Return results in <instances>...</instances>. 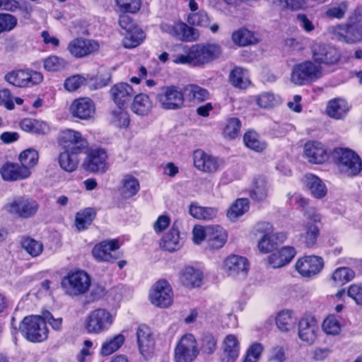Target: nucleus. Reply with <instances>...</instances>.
<instances>
[{
	"instance_id": "1",
	"label": "nucleus",
	"mask_w": 362,
	"mask_h": 362,
	"mask_svg": "<svg viewBox=\"0 0 362 362\" xmlns=\"http://www.w3.org/2000/svg\"><path fill=\"white\" fill-rule=\"evenodd\" d=\"M221 53V47L216 43L197 44L186 49L184 54H177L173 62L200 66L216 60Z\"/></svg>"
},
{
	"instance_id": "2",
	"label": "nucleus",
	"mask_w": 362,
	"mask_h": 362,
	"mask_svg": "<svg viewBox=\"0 0 362 362\" xmlns=\"http://www.w3.org/2000/svg\"><path fill=\"white\" fill-rule=\"evenodd\" d=\"M64 293L71 297H77L86 293L91 285L90 276L83 270L69 271L61 282Z\"/></svg>"
},
{
	"instance_id": "3",
	"label": "nucleus",
	"mask_w": 362,
	"mask_h": 362,
	"mask_svg": "<svg viewBox=\"0 0 362 362\" xmlns=\"http://www.w3.org/2000/svg\"><path fill=\"white\" fill-rule=\"evenodd\" d=\"M156 102L165 110H181L185 107L183 90L177 86H163L156 95Z\"/></svg>"
},
{
	"instance_id": "4",
	"label": "nucleus",
	"mask_w": 362,
	"mask_h": 362,
	"mask_svg": "<svg viewBox=\"0 0 362 362\" xmlns=\"http://www.w3.org/2000/svg\"><path fill=\"white\" fill-rule=\"evenodd\" d=\"M333 158L340 171L348 176L356 175L362 169L360 157L351 149L335 148L333 152Z\"/></svg>"
},
{
	"instance_id": "5",
	"label": "nucleus",
	"mask_w": 362,
	"mask_h": 362,
	"mask_svg": "<svg viewBox=\"0 0 362 362\" xmlns=\"http://www.w3.org/2000/svg\"><path fill=\"white\" fill-rule=\"evenodd\" d=\"M19 329L22 334L30 341L40 342L47 338L48 329L45 322L40 315L24 317Z\"/></svg>"
},
{
	"instance_id": "6",
	"label": "nucleus",
	"mask_w": 362,
	"mask_h": 362,
	"mask_svg": "<svg viewBox=\"0 0 362 362\" xmlns=\"http://www.w3.org/2000/svg\"><path fill=\"white\" fill-rule=\"evenodd\" d=\"M114 316L106 309L92 310L85 320V329L89 334H99L106 332L113 324Z\"/></svg>"
},
{
	"instance_id": "7",
	"label": "nucleus",
	"mask_w": 362,
	"mask_h": 362,
	"mask_svg": "<svg viewBox=\"0 0 362 362\" xmlns=\"http://www.w3.org/2000/svg\"><path fill=\"white\" fill-rule=\"evenodd\" d=\"M322 76V67L311 61L295 65L292 69L291 81L299 86L314 81Z\"/></svg>"
},
{
	"instance_id": "8",
	"label": "nucleus",
	"mask_w": 362,
	"mask_h": 362,
	"mask_svg": "<svg viewBox=\"0 0 362 362\" xmlns=\"http://www.w3.org/2000/svg\"><path fill=\"white\" fill-rule=\"evenodd\" d=\"M38 208L37 202L26 196L15 197L4 206L8 214L21 218L33 217L36 214Z\"/></svg>"
},
{
	"instance_id": "9",
	"label": "nucleus",
	"mask_w": 362,
	"mask_h": 362,
	"mask_svg": "<svg viewBox=\"0 0 362 362\" xmlns=\"http://www.w3.org/2000/svg\"><path fill=\"white\" fill-rule=\"evenodd\" d=\"M4 80L18 88H28L40 83L43 75L30 69H17L9 71L4 76Z\"/></svg>"
},
{
	"instance_id": "10",
	"label": "nucleus",
	"mask_w": 362,
	"mask_h": 362,
	"mask_svg": "<svg viewBox=\"0 0 362 362\" xmlns=\"http://www.w3.org/2000/svg\"><path fill=\"white\" fill-rule=\"evenodd\" d=\"M148 298L153 305L162 308H168L173 302V293L171 286L165 279L157 281L152 286Z\"/></svg>"
},
{
	"instance_id": "11",
	"label": "nucleus",
	"mask_w": 362,
	"mask_h": 362,
	"mask_svg": "<svg viewBox=\"0 0 362 362\" xmlns=\"http://www.w3.org/2000/svg\"><path fill=\"white\" fill-rule=\"evenodd\" d=\"M199 349L195 337L192 334L181 337L175 349L177 362H192L199 355Z\"/></svg>"
},
{
	"instance_id": "12",
	"label": "nucleus",
	"mask_w": 362,
	"mask_h": 362,
	"mask_svg": "<svg viewBox=\"0 0 362 362\" xmlns=\"http://www.w3.org/2000/svg\"><path fill=\"white\" fill-rule=\"evenodd\" d=\"M310 49L313 59L319 64H334L340 59L338 50L329 45L321 42H314Z\"/></svg>"
},
{
	"instance_id": "13",
	"label": "nucleus",
	"mask_w": 362,
	"mask_h": 362,
	"mask_svg": "<svg viewBox=\"0 0 362 362\" xmlns=\"http://www.w3.org/2000/svg\"><path fill=\"white\" fill-rule=\"evenodd\" d=\"M257 230L263 233L258 242V249L262 253L272 252L277 247L278 241H283L286 238L284 233H274L272 226L269 223H259Z\"/></svg>"
},
{
	"instance_id": "14",
	"label": "nucleus",
	"mask_w": 362,
	"mask_h": 362,
	"mask_svg": "<svg viewBox=\"0 0 362 362\" xmlns=\"http://www.w3.org/2000/svg\"><path fill=\"white\" fill-rule=\"evenodd\" d=\"M324 267L322 257L310 255L299 258L296 264V272L303 277H312L320 272Z\"/></svg>"
},
{
	"instance_id": "15",
	"label": "nucleus",
	"mask_w": 362,
	"mask_h": 362,
	"mask_svg": "<svg viewBox=\"0 0 362 362\" xmlns=\"http://www.w3.org/2000/svg\"><path fill=\"white\" fill-rule=\"evenodd\" d=\"M137 344L141 354L146 359L154 355L155 339L151 329L146 325H140L136 331Z\"/></svg>"
},
{
	"instance_id": "16",
	"label": "nucleus",
	"mask_w": 362,
	"mask_h": 362,
	"mask_svg": "<svg viewBox=\"0 0 362 362\" xmlns=\"http://www.w3.org/2000/svg\"><path fill=\"white\" fill-rule=\"evenodd\" d=\"M59 143L66 149L76 153H81L88 147V142L78 132L66 129L60 133Z\"/></svg>"
},
{
	"instance_id": "17",
	"label": "nucleus",
	"mask_w": 362,
	"mask_h": 362,
	"mask_svg": "<svg viewBox=\"0 0 362 362\" xmlns=\"http://www.w3.org/2000/svg\"><path fill=\"white\" fill-rule=\"evenodd\" d=\"M162 30L173 37L187 42H193L199 39V32L197 29L188 26L184 23H175L173 25L163 24Z\"/></svg>"
},
{
	"instance_id": "18",
	"label": "nucleus",
	"mask_w": 362,
	"mask_h": 362,
	"mask_svg": "<svg viewBox=\"0 0 362 362\" xmlns=\"http://www.w3.org/2000/svg\"><path fill=\"white\" fill-rule=\"evenodd\" d=\"M303 156L308 163L320 165L325 163L329 158V154L325 146L319 141H310L303 147Z\"/></svg>"
},
{
	"instance_id": "19",
	"label": "nucleus",
	"mask_w": 362,
	"mask_h": 362,
	"mask_svg": "<svg viewBox=\"0 0 362 362\" xmlns=\"http://www.w3.org/2000/svg\"><path fill=\"white\" fill-rule=\"evenodd\" d=\"M119 244L116 240L103 241L93 247L92 253L98 261L114 262L119 258V254L117 252Z\"/></svg>"
},
{
	"instance_id": "20",
	"label": "nucleus",
	"mask_w": 362,
	"mask_h": 362,
	"mask_svg": "<svg viewBox=\"0 0 362 362\" xmlns=\"http://www.w3.org/2000/svg\"><path fill=\"white\" fill-rule=\"evenodd\" d=\"M193 160L194 167L206 173H216L221 165V162L217 158L200 149L194 152Z\"/></svg>"
},
{
	"instance_id": "21",
	"label": "nucleus",
	"mask_w": 362,
	"mask_h": 362,
	"mask_svg": "<svg viewBox=\"0 0 362 362\" xmlns=\"http://www.w3.org/2000/svg\"><path fill=\"white\" fill-rule=\"evenodd\" d=\"M99 49V44L93 40L76 38L71 40L67 49L71 55L81 58L96 52Z\"/></svg>"
},
{
	"instance_id": "22",
	"label": "nucleus",
	"mask_w": 362,
	"mask_h": 362,
	"mask_svg": "<svg viewBox=\"0 0 362 362\" xmlns=\"http://www.w3.org/2000/svg\"><path fill=\"white\" fill-rule=\"evenodd\" d=\"M223 269L228 276H245L249 269V263L246 258L233 255L225 259Z\"/></svg>"
},
{
	"instance_id": "23",
	"label": "nucleus",
	"mask_w": 362,
	"mask_h": 362,
	"mask_svg": "<svg viewBox=\"0 0 362 362\" xmlns=\"http://www.w3.org/2000/svg\"><path fill=\"white\" fill-rule=\"evenodd\" d=\"M112 99L118 107H125L134 96L135 92L129 84L119 83L114 85L110 90Z\"/></svg>"
},
{
	"instance_id": "24",
	"label": "nucleus",
	"mask_w": 362,
	"mask_h": 362,
	"mask_svg": "<svg viewBox=\"0 0 362 362\" xmlns=\"http://www.w3.org/2000/svg\"><path fill=\"white\" fill-rule=\"evenodd\" d=\"M318 330L317 323L313 317H303L298 322V337L308 344L314 343Z\"/></svg>"
},
{
	"instance_id": "25",
	"label": "nucleus",
	"mask_w": 362,
	"mask_h": 362,
	"mask_svg": "<svg viewBox=\"0 0 362 362\" xmlns=\"http://www.w3.org/2000/svg\"><path fill=\"white\" fill-rule=\"evenodd\" d=\"M107 158L105 151L103 149L93 150L88 154L84 165L86 168L90 172L104 173L108 168Z\"/></svg>"
},
{
	"instance_id": "26",
	"label": "nucleus",
	"mask_w": 362,
	"mask_h": 362,
	"mask_svg": "<svg viewBox=\"0 0 362 362\" xmlns=\"http://www.w3.org/2000/svg\"><path fill=\"white\" fill-rule=\"evenodd\" d=\"M69 110L74 117L88 119L95 113V105L90 98H81L75 100L70 105Z\"/></svg>"
},
{
	"instance_id": "27",
	"label": "nucleus",
	"mask_w": 362,
	"mask_h": 362,
	"mask_svg": "<svg viewBox=\"0 0 362 362\" xmlns=\"http://www.w3.org/2000/svg\"><path fill=\"white\" fill-rule=\"evenodd\" d=\"M222 362H235L240 353V342L234 334H228L222 344Z\"/></svg>"
},
{
	"instance_id": "28",
	"label": "nucleus",
	"mask_w": 362,
	"mask_h": 362,
	"mask_svg": "<svg viewBox=\"0 0 362 362\" xmlns=\"http://www.w3.org/2000/svg\"><path fill=\"white\" fill-rule=\"evenodd\" d=\"M228 239L226 231L220 226L207 227V245L210 250H218L223 247Z\"/></svg>"
},
{
	"instance_id": "29",
	"label": "nucleus",
	"mask_w": 362,
	"mask_h": 362,
	"mask_svg": "<svg viewBox=\"0 0 362 362\" xmlns=\"http://www.w3.org/2000/svg\"><path fill=\"white\" fill-rule=\"evenodd\" d=\"M295 255L294 247H284L268 257V264L274 269L280 268L288 264Z\"/></svg>"
},
{
	"instance_id": "30",
	"label": "nucleus",
	"mask_w": 362,
	"mask_h": 362,
	"mask_svg": "<svg viewBox=\"0 0 362 362\" xmlns=\"http://www.w3.org/2000/svg\"><path fill=\"white\" fill-rule=\"evenodd\" d=\"M182 245L183 240L175 225L172 226L170 231L163 236L160 242V247L170 252L180 250Z\"/></svg>"
},
{
	"instance_id": "31",
	"label": "nucleus",
	"mask_w": 362,
	"mask_h": 362,
	"mask_svg": "<svg viewBox=\"0 0 362 362\" xmlns=\"http://www.w3.org/2000/svg\"><path fill=\"white\" fill-rule=\"evenodd\" d=\"M0 172L3 179L8 181L25 179L30 175V170L14 163H6Z\"/></svg>"
},
{
	"instance_id": "32",
	"label": "nucleus",
	"mask_w": 362,
	"mask_h": 362,
	"mask_svg": "<svg viewBox=\"0 0 362 362\" xmlns=\"http://www.w3.org/2000/svg\"><path fill=\"white\" fill-rule=\"evenodd\" d=\"M349 110L350 107L345 100L334 98L328 103L326 112L332 118L341 119L346 117Z\"/></svg>"
},
{
	"instance_id": "33",
	"label": "nucleus",
	"mask_w": 362,
	"mask_h": 362,
	"mask_svg": "<svg viewBox=\"0 0 362 362\" xmlns=\"http://www.w3.org/2000/svg\"><path fill=\"white\" fill-rule=\"evenodd\" d=\"M185 99L193 103H201L209 98L208 90L197 84H188L184 87Z\"/></svg>"
},
{
	"instance_id": "34",
	"label": "nucleus",
	"mask_w": 362,
	"mask_h": 362,
	"mask_svg": "<svg viewBox=\"0 0 362 362\" xmlns=\"http://www.w3.org/2000/svg\"><path fill=\"white\" fill-rule=\"evenodd\" d=\"M304 182L314 197L320 199L326 195L327 188L322 181L316 175L313 174L305 175Z\"/></svg>"
},
{
	"instance_id": "35",
	"label": "nucleus",
	"mask_w": 362,
	"mask_h": 362,
	"mask_svg": "<svg viewBox=\"0 0 362 362\" xmlns=\"http://www.w3.org/2000/svg\"><path fill=\"white\" fill-rule=\"evenodd\" d=\"M268 194V185L266 178L262 175L255 177L252 183L250 197L257 201L264 200Z\"/></svg>"
},
{
	"instance_id": "36",
	"label": "nucleus",
	"mask_w": 362,
	"mask_h": 362,
	"mask_svg": "<svg viewBox=\"0 0 362 362\" xmlns=\"http://www.w3.org/2000/svg\"><path fill=\"white\" fill-rule=\"evenodd\" d=\"M152 109V102L148 95L140 93L134 96L132 110L140 116L147 115Z\"/></svg>"
},
{
	"instance_id": "37",
	"label": "nucleus",
	"mask_w": 362,
	"mask_h": 362,
	"mask_svg": "<svg viewBox=\"0 0 362 362\" xmlns=\"http://www.w3.org/2000/svg\"><path fill=\"white\" fill-rule=\"evenodd\" d=\"M121 183L120 193L124 199H129L134 197L137 194L140 188L138 180L130 175H124Z\"/></svg>"
},
{
	"instance_id": "38",
	"label": "nucleus",
	"mask_w": 362,
	"mask_h": 362,
	"mask_svg": "<svg viewBox=\"0 0 362 362\" xmlns=\"http://www.w3.org/2000/svg\"><path fill=\"white\" fill-rule=\"evenodd\" d=\"M76 153L71 151H65L59 156V163L60 167L65 171L74 172L78 167V158Z\"/></svg>"
},
{
	"instance_id": "39",
	"label": "nucleus",
	"mask_w": 362,
	"mask_h": 362,
	"mask_svg": "<svg viewBox=\"0 0 362 362\" xmlns=\"http://www.w3.org/2000/svg\"><path fill=\"white\" fill-rule=\"evenodd\" d=\"M192 216L200 220H211L216 217L218 210L214 207H204L192 203L189 209Z\"/></svg>"
},
{
	"instance_id": "40",
	"label": "nucleus",
	"mask_w": 362,
	"mask_h": 362,
	"mask_svg": "<svg viewBox=\"0 0 362 362\" xmlns=\"http://www.w3.org/2000/svg\"><path fill=\"white\" fill-rule=\"evenodd\" d=\"M296 319L290 310H282L276 317V324L278 329L283 332H288L293 329Z\"/></svg>"
},
{
	"instance_id": "41",
	"label": "nucleus",
	"mask_w": 362,
	"mask_h": 362,
	"mask_svg": "<svg viewBox=\"0 0 362 362\" xmlns=\"http://www.w3.org/2000/svg\"><path fill=\"white\" fill-rule=\"evenodd\" d=\"M180 281L186 287H198L202 281V274L192 267H187L181 274Z\"/></svg>"
},
{
	"instance_id": "42",
	"label": "nucleus",
	"mask_w": 362,
	"mask_h": 362,
	"mask_svg": "<svg viewBox=\"0 0 362 362\" xmlns=\"http://www.w3.org/2000/svg\"><path fill=\"white\" fill-rule=\"evenodd\" d=\"M20 126L21 129L28 132L45 134L49 131V127L45 122L30 118L23 119Z\"/></svg>"
},
{
	"instance_id": "43",
	"label": "nucleus",
	"mask_w": 362,
	"mask_h": 362,
	"mask_svg": "<svg viewBox=\"0 0 362 362\" xmlns=\"http://www.w3.org/2000/svg\"><path fill=\"white\" fill-rule=\"evenodd\" d=\"M229 80L235 87L240 88H246L250 83L247 70L241 67H235L231 71Z\"/></svg>"
},
{
	"instance_id": "44",
	"label": "nucleus",
	"mask_w": 362,
	"mask_h": 362,
	"mask_svg": "<svg viewBox=\"0 0 362 362\" xmlns=\"http://www.w3.org/2000/svg\"><path fill=\"white\" fill-rule=\"evenodd\" d=\"M303 228L304 233L301 234V239L307 247H312L316 244L320 229L317 225L310 223H305Z\"/></svg>"
},
{
	"instance_id": "45",
	"label": "nucleus",
	"mask_w": 362,
	"mask_h": 362,
	"mask_svg": "<svg viewBox=\"0 0 362 362\" xmlns=\"http://www.w3.org/2000/svg\"><path fill=\"white\" fill-rule=\"evenodd\" d=\"M124 341V337L122 334L106 339L102 344L101 355L104 356L111 355L122 346Z\"/></svg>"
},
{
	"instance_id": "46",
	"label": "nucleus",
	"mask_w": 362,
	"mask_h": 362,
	"mask_svg": "<svg viewBox=\"0 0 362 362\" xmlns=\"http://www.w3.org/2000/svg\"><path fill=\"white\" fill-rule=\"evenodd\" d=\"M144 31L140 28H134L131 31H127L125 35L122 44L126 48H134L139 45L145 38Z\"/></svg>"
},
{
	"instance_id": "47",
	"label": "nucleus",
	"mask_w": 362,
	"mask_h": 362,
	"mask_svg": "<svg viewBox=\"0 0 362 362\" xmlns=\"http://www.w3.org/2000/svg\"><path fill=\"white\" fill-rule=\"evenodd\" d=\"M248 209L249 201L247 199H238L228 210L227 216L230 221H235Z\"/></svg>"
},
{
	"instance_id": "48",
	"label": "nucleus",
	"mask_w": 362,
	"mask_h": 362,
	"mask_svg": "<svg viewBox=\"0 0 362 362\" xmlns=\"http://www.w3.org/2000/svg\"><path fill=\"white\" fill-rule=\"evenodd\" d=\"M95 215V214L93 210L90 208L78 212L75 218V225L77 229L81 230L87 228L92 223Z\"/></svg>"
},
{
	"instance_id": "49",
	"label": "nucleus",
	"mask_w": 362,
	"mask_h": 362,
	"mask_svg": "<svg viewBox=\"0 0 362 362\" xmlns=\"http://www.w3.org/2000/svg\"><path fill=\"white\" fill-rule=\"evenodd\" d=\"M244 142L248 148L257 152H261L267 147V144L260 139L258 134L252 131L245 134Z\"/></svg>"
},
{
	"instance_id": "50",
	"label": "nucleus",
	"mask_w": 362,
	"mask_h": 362,
	"mask_svg": "<svg viewBox=\"0 0 362 362\" xmlns=\"http://www.w3.org/2000/svg\"><path fill=\"white\" fill-rule=\"evenodd\" d=\"M232 40L238 46H246L254 43L256 39L252 32L247 29L241 28L232 34Z\"/></svg>"
},
{
	"instance_id": "51",
	"label": "nucleus",
	"mask_w": 362,
	"mask_h": 362,
	"mask_svg": "<svg viewBox=\"0 0 362 362\" xmlns=\"http://www.w3.org/2000/svg\"><path fill=\"white\" fill-rule=\"evenodd\" d=\"M39 156L36 150L33 148H28L19 155V160L21 163V166L23 168H26L30 170V168H33L38 161Z\"/></svg>"
},
{
	"instance_id": "52",
	"label": "nucleus",
	"mask_w": 362,
	"mask_h": 362,
	"mask_svg": "<svg viewBox=\"0 0 362 362\" xmlns=\"http://www.w3.org/2000/svg\"><path fill=\"white\" fill-rule=\"evenodd\" d=\"M123 107H118L112 112L111 122L113 125L119 128L127 127L130 122L129 114Z\"/></svg>"
},
{
	"instance_id": "53",
	"label": "nucleus",
	"mask_w": 362,
	"mask_h": 362,
	"mask_svg": "<svg viewBox=\"0 0 362 362\" xmlns=\"http://www.w3.org/2000/svg\"><path fill=\"white\" fill-rule=\"evenodd\" d=\"M355 272L348 267L337 269L332 274L333 281L339 284L343 285L354 279Z\"/></svg>"
},
{
	"instance_id": "54",
	"label": "nucleus",
	"mask_w": 362,
	"mask_h": 362,
	"mask_svg": "<svg viewBox=\"0 0 362 362\" xmlns=\"http://www.w3.org/2000/svg\"><path fill=\"white\" fill-rule=\"evenodd\" d=\"M22 247L33 257L39 256L43 250L42 243L30 238H26L22 241Z\"/></svg>"
},
{
	"instance_id": "55",
	"label": "nucleus",
	"mask_w": 362,
	"mask_h": 362,
	"mask_svg": "<svg viewBox=\"0 0 362 362\" xmlns=\"http://www.w3.org/2000/svg\"><path fill=\"white\" fill-rule=\"evenodd\" d=\"M67 66V62L62 58L52 55L44 60V68L48 71H59Z\"/></svg>"
},
{
	"instance_id": "56",
	"label": "nucleus",
	"mask_w": 362,
	"mask_h": 362,
	"mask_svg": "<svg viewBox=\"0 0 362 362\" xmlns=\"http://www.w3.org/2000/svg\"><path fill=\"white\" fill-rule=\"evenodd\" d=\"M322 329L329 335H338L341 332V324L333 315L328 316L323 322Z\"/></svg>"
},
{
	"instance_id": "57",
	"label": "nucleus",
	"mask_w": 362,
	"mask_h": 362,
	"mask_svg": "<svg viewBox=\"0 0 362 362\" xmlns=\"http://www.w3.org/2000/svg\"><path fill=\"white\" fill-rule=\"evenodd\" d=\"M240 121L238 118L233 117L229 119L223 130L225 137L229 139L235 138L240 132Z\"/></svg>"
},
{
	"instance_id": "58",
	"label": "nucleus",
	"mask_w": 362,
	"mask_h": 362,
	"mask_svg": "<svg viewBox=\"0 0 362 362\" xmlns=\"http://www.w3.org/2000/svg\"><path fill=\"white\" fill-rule=\"evenodd\" d=\"M257 104L262 108H271L279 103L278 98L271 93H262L257 96Z\"/></svg>"
},
{
	"instance_id": "59",
	"label": "nucleus",
	"mask_w": 362,
	"mask_h": 362,
	"mask_svg": "<svg viewBox=\"0 0 362 362\" xmlns=\"http://www.w3.org/2000/svg\"><path fill=\"white\" fill-rule=\"evenodd\" d=\"M187 22L190 25H197L201 27H208L209 25L210 20L208 14L204 11H200L197 13H192L187 17Z\"/></svg>"
},
{
	"instance_id": "60",
	"label": "nucleus",
	"mask_w": 362,
	"mask_h": 362,
	"mask_svg": "<svg viewBox=\"0 0 362 362\" xmlns=\"http://www.w3.org/2000/svg\"><path fill=\"white\" fill-rule=\"evenodd\" d=\"M347 34L351 36H337V37L341 41L347 43H354L362 40V29L356 26L351 25L347 29Z\"/></svg>"
},
{
	"instance_id": "61",
	"label": "nucleus",
	"mask_w": 362,
	"mask_h": 362,
	"mask_svg": "<svg viewBox=\"0 0 362 362\" xmlns=\"http://www.w3.org/2000/svg\"><path fill=\"white\" fill-rule=\"evenodd\" d=\"M17 25V18L8 13L0 14V33L12 30Z\"/></svg>"
},
{
	"instance_id": "62",
	"label": "nucleus",
	"mask_w": 362,
	"mask_h": 362,
	"mask_svg": "<svg viewBox=\"0 0 362 362\" xmlns=\"http://www.w3.org/2000/svg\"><path fill=\"white\" fill-rule=\"evenodd\" d=\"M86 82V79L81 75H74L65 80L64 86L66 90L73 92L79 88Z\"/></svg>"
},
{
	"instance_id": "63",
	"label": "nucleus",
	"mask_w": 362,
	"mask_h": 362,
	"mask_svg": "<svg viewBox=\"0 0 362 362\" xmlns=\"http://www.w3.org/2000/svg\"><path fill=\"white\" fill-rule=\"evenodd\" d=\"M216 339L211 334L203 337L201 341V350L203 354L210 355L213 354L216 347Z\"/></svg>"
},
{
	"instance_id": "64",
	"label": "nucleus",
	"mask_w": 362,
	"mask_h": 362,
	"mask_svg": "<svg viewBox=\"0 0 362 362\" xmlns=\"http://www.w3.org/2000/svg\"><path fill=\"white\" fill-rule=\"evenodd\" d=\"M285 361V350L283 346H276L270 349L268 362H284Z\"/></svg>"
}]
</instances>
